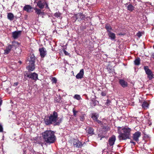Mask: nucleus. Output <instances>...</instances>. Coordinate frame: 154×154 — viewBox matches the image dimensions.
<instances>
[{"instance_id":"f257e3e1","label":"nucleus","mask_w":154,"mask_h":154,"mask_svg":"<svg viewBox=\"0 0 154 154\" xmlns=\"http://www.w3.org/2000/svg\"><path fill=\"white\" fill-rule=\"evenodd\" d=\"M62 119L58 117L57 113L54 111L50 116L45 119V124L47 125L53 124L54 125H59L62 122Z\"/></svg>"},{"instance_id":"f03ea898","label":"nucleus","mask_w":154,"mask_h":154,"mask_svg":"<svg viewBox=\"0 0 154 154\" xmlns=\"http://www.w3.org/2000/svg\"><path fill=\"white\" fill-rule=\"evenodd\" d=\"M42 135L44 141L47 143H53L56 140V137L54 135V132L51 130L45 131L42 133Z\"/></svg>"},{"instance_id":"7ed1b4c3","label":"nucleus","mask_w":154,"mask_h":154,"mask_svg":"<svg viewBox=\"0 0 154 154\" xmlns=\"http://www.w3.org/2000/svg\"><path fill=\"white\" fill-rule=\"evenodd\" d=\"M131 129L128 128H125L122 129L119 128L118 130V133L119 135L118 138L119 140H125L130 138V135Z\"/></svg>"},{"instance_id":"20e7f679","label":"nucleus","mask_w":154,"mask_h":154,"mask_svg":"<svg viewBox=\"0 0 154 154\" xmlns=\"http://www.w3.org/2000/svg\"><path fill=\"white\" fill-rule=\"evenodd\" d=\"M116 140V137L115 135H112V137H109L108 141L107 144L108 147L112 146V148Z\"/></svg>"},{"instance_id":"39448f33","label":"nucleus","mask_w":154,"mask_h":154,"mask_svg":"<svg viewBox=\"0 0 154 154\" xmlns=\"http://www.w3.org/2000/svg\"><path fill=\"white\" fill-rule=\"evenodd\" d=\"M73 17L74 19H75V20L78 19V20H85V16L83 14L81 13H79L77 14H75Z\"/></svg>"},{"instance_id":"423d86ee","label":"nucleus","mask_w":154,"mask_h":154,"mask_svg":"<svg viewBox=\"0 0 154 154\" xmlns=\"http://www.w3.org/2000/svg\"><path fill=\"white\" fill-rule=\"evenodd\" d=\"M72 142L74 146L77 148L81 147L82 145V143L77 139H73L72 140Z\"/></svg>"},{"instance_id":"0eeeda50","label":"nucleus","mask_w":154,"mask_h":154,"mask_svg":"<svg viewBox=\"0 0 154 154\" xmlns=\"http://www.w3.org/2000/svg\"><path fill=\"white\" fill-rule=\"evenodd\" d=\"M27 77L34 80H37L38 78V74L35 72L31 73L29 74H27Z\"/></svg>"},{"instance_id":"6e6552de","label":"nucleus","mask_w":154,"mask_h":154,"mask_svg":"<svg viewBox=\"0 0 154 154\" xmlns=\"http://www.w3.org/2000/svg\"><path fill=\"white\" fill-rule=\"evenodd\" d=\"M46 1L45 0H39L37 2V6L40 9L44 8Z\"/></svg>"},{"instance_id":"1a4fd4ad","label":"nucleus","mask_w":154,"mask_h":154,"mask_svg":"<svg viewBox=\"0 0 154 154\" xmlns=\"http://www.w3.org/2000/svg\"><path fill=\"white\" fill-rule=\"evenodd\" d=\"M141 136V133L139 131L135 132L133 135V139L134 140L136 141H139V138Z\"/></svg>"},{"instance_id":"9d476101","label":"nucleus","mask_w":154,"mask_h":154,"mask_svg":"<svg viewBox=\"0 0 154 154\" xmlns=\"http://www.w3.org/2000/svg\"><path fill=\"white\" fill-rule=\"evenodd\" d=\"M40 52V55L42 57H44L46 54V51L44 48H42L39 49Z\"/></svg>"},{"instance_id":"9b49d317","label":"nucleus","mask_w":154,"mask_h":154,"mask_svg":"<svg viewBox=\"0 0 154 154\" xmlns=\"http://www.w3.org/2000/svg\"><path fill=\"white\" fill-rule=\"evenodd\" d=\"M21 31H15L12 32V37L14 39L17 38L21 35Z\"/></svg>"},{"instance_id":"f8f14e48","label":"nucleus","mask_w":154,"mask_h":154,"mask_svg":"<svg viewBox=\"0 0 154 154\" xmlns=\"http://www.w3.org/2000/svg\"><path fill=\"white\" fill-rule=\"evenodd\" d=\"M84 74V71L83 69H81L80 72L77 74L76 76V77L77 79H81L83 77Z\"/></svg>"},{"instance_id":"ddd939ff","label":"nucleus","mask_w":154,"mask_h":154,"mask_svg":"<svg viewBox=\"0 0 154 154\" xmlns=\"http://www.w3.org/2000/svg\"><path fill=\"white\" fill-rule=\"evenodd\" d=\"M13 48V45H9L6 48L5 50L4 54H8L11 51V49Z\"/></svg>"},{"instance_id":"4468645a","label":"nucleus","mask_w":154,"mask_h":154,"mask_svg":"<svg viewBox=\"0 0 154 154\" xmlns=\"http://www.w3.org/2000/svg\"><path fill=\"white\" fill-rule=\"evenodd\" d=\"M128 4L126 3L125 5L126 7H127V10L129 11H132L134 10V7L131 4H130L128 5Z\"/></svg>"},{"instance_id":"2eb2a0df","label":"nucleus","mask_w":154,"mask_h":154,"mask_svg":"<svg viewBox=\"0 0 154 154\" xmlns=\"http://www.w3.org/2000/svg\"><path fill=\"white\" fill-rule=\"evenodd\" d=\"M108 34L109 37L112 40H114L116 38L115 34L112 32H109V33H108Z\"/></svg>"},{"instance_id":"dca6fc26","label":"nucleus","mask_w":154,"mask_h":154,"mask_svg":"<svg viewBox=\"0 0 154 154\" xmlns=\"http://www.w3.org/2000/svg\"><path fill=\"white\" fill-rule=\"evenodd\" d=\"M32 9V7L29 5H26L23 8V10L28 12H30Z\"/></svg>"},{"instance_id":"f3484780","label":"nucleus","mask_w":154,"mask_h":154,"mask_svg":"<svg viewBox=\"0 0 154 154\" xmlns=\"http://www.w3.org/2000/svg\"><path fill=\"white\" fill-rule=\"evenodd\" d=\"M119 83L123 87H125L127 86V82L123 79L119 80Z\"/></svg>"},{"instance_id":"a211bd4d","label":"nucleus","mask_w":154,"mask_h":154,"mask_svg":"<svg viewBox=\"0 0 154 154\" xmlns=\"http://www.w3.org/2000/svg\"><path fill=\"white\" fill-rule=\"evenodd\" d=\"M149 103L147 102L144 101L143 102L142 104V107L144 109H147L149 107Z\"/></svg>"},{"instance_id":"6ab92c4d","label":"nucleus","mask_w":154,"mask_h":154,"mask_svg":"<svg viewBox=\"0 0 154 154\" xmlns=\"http://www.w3.org/2000/svg\"><path fill=\"white\" fill-rule=\"evenodd\" d=\"M7 17L9 20L12 21L14 19V15L12 13H9L8 14Z\"/></svg>"},{"instance_id":"aec40b11","label":"nucleus","mask_w":154,"mask_h":154,"mask_svg":"<svg viewBox=\"0 0 154 154\" xmlns=\"http://www.w3.org/2000/svg\"><path fill=\"white\" fill-rule=\"evenodd\" d=\"M144 69L145 71L146 74L147 75L152 72L148 68V66H144Z\"/></svg>"},{"instance_id":"412c9836","label":"nucleus","mask_w":154,"mask_h":154,"mask_svg":"<svg viewBox=\"0 0 154 154\" xmlns=\"http://www.w3.org/2000/svg\"><path fill=\"white\" fill-rule=\"evenodd\" d=\"M34 10L35 11V13L39 15L41 14L42 15H43L44 14V13L41 12V11L40 9H38L37 8H34Z\"/></svg>"},{"instance_id":"4be33fe9","label":"nucleus","mask_w":154,"mask_h":154,"mask_svg":"<svg viewBox=\"0 0 154 154\" xmlns=\"http://www.w3.org/2000/svg\"><path fill=\"white\" fill-rule=\"evenodd\" d=\"M35 67L34 64H31V65H29L27 67V69L29 70L30 71H32L35 69Z\"/></svg>"},{"instance_id":"5701e85b","label":"nucleus","mask_w":154,"mask_h":154,"mask_svg":"<svg viewBox=\"0 0 154 154\" xmlns=\"http://www.w3.org/2000/svg\"><path fill=\"white\" fill-rule=\"evenodd\" d=\"M98 117V115L97 113H95L92 114L91 117L94 120L96 121Z\"/></svg>"},{"instance_id":"b1692460","label":"nucleus","mask_w":154,"mask_h":154,"mask_svg":"<svg viewBox=\"0 0 154 154\" xmlns=\"http://www.w3.org/2000/svg\"><path fill=\"white\" fill-rule=\"evenodd\" d=\"M35 58L34 56H31L29 60L30 64H34Z\"/></svg>"},{"instance_id":"393cba45","label":"nucleus","mask_w":154,"mask_h":154,"mask_svg":"<svg viewBox=\"0 0 154 154\" xmlns=\"http://www.w3.org/2000/svg\"><path fill=\"white\" fill-rule=\"evenodd\" d=\"M105 28L108 32V33H109V32H111V30L112 29V28L110 25L108 24L106 25L105 26Z\"/></svg>"},{"instance_id":"a878e982","label":"nucleus","mask_w":154,"mask_h":154,"mask_svg":"<svg viewBox=\"0 0 154 154\" xmlns=\"http://www.w3.org/2000/svg\"><path fill=\"white\" fill-rule=\"evenodd\" d=\"M140 59L139 58H136L134 61V64L135 65H138L140 64Z\"/></svg>"},{"instance_id":"bb28decb","label":"nucleus","mask_w":154,"mask_h":154,"mask_svg":"<svg viewBox=\"0 0 154 154\" xmlns=\"http://www.w3.org/2000/svg\"><path fill=\"white\" fill-rule=\"evenodd\" d=\"M88 133L92 135L94 134V130L91 128H89L88 130Z\"/></svg>"},{"instance_id":"cd10ccee","label":"nucleus","mask_w":154,"mask_h":154,"mask_svg":"<svg viewBox=\"0 0 154 154\" xmlns=\"http://www.w3.org/2000/svg\"><path fill=\"white\" fill-rule=\"evenodd\" d=\"M147 75L149 80H151L154 78V75L153 74L152 72Z\"/></svg>"},{"instance_id":"c85d7f7f","label":"nucleus","mask_w":154,"mask_h":154,"mask_svg":"<svg viewBox=\"0 0 154 154\" xmlns=\"http://www.w3.org/2000/svg\"><path fill=\"white\" fill-rule=\"evenodd\" d=\"M74 98L78 100H79L81 99L80 95L79 94H75L74 96Z\"/></svg>"},{"instance_id":"c756f323","label":"nucleus","mask_w":154,"mask_h":154,"mask_svg":"<svg viewBox=\"0 0 154 154\" xmlns=\"http://www.w3.org/2000/svg\"><path fill=\"white\" fill-rule=\"evenodd\" d=\"M61 14L59 12H57L56 13L54 14V15L55 17L58 18L59 17H60V16Z\"/></svg>"},{"instance_id":"7c9ffc66","label":"nucleus","mask_w":154,"mask_h":154,"mask_svg":"<svg viewBox=\"0 0 154 154\" xmlns=\"http://www.w3.org/2000/svg\"><path fill=\"white\" fill-rule=\"evenodd\" d=\"M73 115L75 116L76 117V113H77L78 112V111H75V110L74 108L73 109Z\"/></svg>"},{"instance_id":"2f4dec72","label":"nucleus","mask_w":154,"mask_h":154,"mask_svg":"<svg viewBox=\"0 0 154 154\" xmlns=\"http://www.w3.org/2000/svg\"><path fill=\"white\" fill-rule=\"evenodd\" d=\"M52 81L53 83H55L57 82V80L54 77L52 79Z\"/></svg>"},{"instance_id":"473e14b6","label":"nucleus","mask_w":154,"mask_h":154,"mask_svg":"<svg viewBox=\"0 0 154 154\" xmlns=\"http://www.w3.org/2000/svg\"><path fill=\"white\" fill-rule=\"evenodd\" d=\"M80 120L83 121L85 119V115H82L80 117Z\"/></svg>"},{"instance_id":"72a5a7b5","label":"nucleus","mask_w":154,"mask_h":154,"mask_svg":"<svg viewBox=\"0 0 154 154\" xmlns=\"http://www.w3.org/2000/svg\"><path fill=\"white\" fill-rule=\"evenodd\" d=\"M137 35L139 37H140L142 35V33L140 32H139L137 34Z\"/></svg>"},{"instance_id":"f704fd0d","label":"nucleus","mask_w":154,"mask_h":154,"mask_svg":"<svg viewBox=\"0 0 154 154\" xmlns=\"http://www.w3.org/2000/svg\"><path fill=\"white\" fill-rule=\"evenodd\" d=\"M63 51V52L66 55H67L69 54L67 52L65 49H64Z\"/></svg>"},{"instance_id":"c9c22d12","label":"nucleus","mask_w":154,"mask_h":154,"mask_svg":"<svg viewBox=\"0 0 154 154\" xmlns=\"http://www.w3.org/2000/svg\"><path fill=\"white\" fill-rule=\"evenodd\" d=\"M3 128L2 126L0 124V132L3 131Z\"/></svg>"},{"instance_id":"e433bc0d","label":"nucleus","mask_w":154,"mask_h":154,"mask_svg":"<svg viewBox=\"0 0 154 154\" xmlns=\"http://www.w3.org/2000/svg\"><path fill=\"white\" fill-rule=\"evenodd\" d=\"M101 94L103 96H105L106 95V93L104 92H102Z\"/></svg>"},{"instance_id":"4c0bfd02","label":"nucleus","mask_w":154,"mask_h":154,"mask_svg":"<svg viewBox=\"0 0 154 154\" xmlns=\"http://www.w3.org/2000/svg\"><path fill=\"white\" fill-rule=\"evenodd\" d=\"M95 121H96L98 123V124H100L101 123V121L97 119Z\"/></svg>"},{"instance_id":"58836bf2","label":"nucleus","mask_w":154,"mask_h":154,"mask_svg":"<svg viewBox=\"0 0 154 154\" xmlns=\"http://www.w3.org/2000/svg\"><path fill=\"white\" fill-rule=\"evenodd\" d=\"M110 101L108 100H107V101H106V103L108 104H110Z\"/></svg>"},{"instance_id":"ea45409f","label":"nucleus","mask_w":154,"mask_h":154,"mask_svg":"<svg viewBox=\"0 0 154 154\" xmlns=\"http://www.w3.org/2000/svg\"><path fill=\"white\" fill-rule=\"evenodd\" d=\"M130 143H133L134 145H135L136 144L135 142H133L131 140L130 141Z\"/></svg>"},{"instance_id":"a19ab883","label":"nucleus","mask_w":154,"mask_h":154,"mask_svg":"<svg viewBox=\"0 0 154 154\" xmlns=\"http://www.w3.org/2000/svg\"><path fill=\"white\" fill-rule=\"evenodd\" d=\"M18 85V83L17 82H15L14 83V85L16 86Z\"/></svg>"},{"instance_id":"79ce46f5","label":"nucleus","mask_w":154,"mask_h":154,"mask_svg":"<svg viewBox=\"0 0 154 154\" xmlns=\"http://www.w3.org/2000/svg\"><path fill=\"white\" fill-rule=\"evenodd\" d=\"M45 5H46V8H48V5L46 2V3H45Z\"/></svg>"},{"instance_id":"37998d69","label":"nucleus","mask_w":154,"mask_h":154,"mask_svg":"<svg viewBox=\"0 0 154 154\" xmlns=\"http://www.w3.org/2000/svg\"><path fill=\"white\" fill-rule=\"evenodd\" d=\"M152 57H153V58H154V53H153L152 54Z\"/></svg>"},{"instance_id":"c03bdc74","label":"nucleus","mask_w":154,"mask_h":154,"mask_svg":"<svg viewBox=\"0 0 154 154\" xmlns=\"http://www.w3.org/2000/svg\"><path fill=\"white\" fill-rule=\"evenodd\" d=\"M2 103V100H1V99H0V105H1Z\"/></svg>"},{"instance_id":"a18cd8bd","label":"nucleus","mask_w":154,"mask_h":154,"mask_svg":"<svg viewBox=\"0 0 154 154\" xmlns=\"http://www.w3.org/2000/svg\"><path fill=\"white\" fill-rule=\"evenodd\" d=\"M40 143L42 145L43 144V143L42 142H40Z\"/></svg>"},{"instance_id":"49530a36","label":"nucleus","mask_w":154,"mask_h":154,"mask_svg":"<svg viewBox=\"0 0 154 154\" xmlns=\"http://www.w3.org/2000/svg\"><path fill=\"white\" fill-rule=\"evenodd\" d=\"M119 35H122V34H121V33H120L119 34Z\"/></svg>"},{"instance_id":"de8ad7c7","label":"nucleus","mask_w":154,"mask_h":154,"mask_svg":"<svg viewBox=\"0 0 154 154\" xmlns=\"http://www.w3.org/2000/svg\"><path fill=\"white\" fill-rule=\"evenodd\" d=\"M19 62H20V63H21V61H20Z\"/></svg>"},{"instance_id":"09e8293b","label":"nucleus","mask_w":154,"mask_h":154,"mask_svg":"<svg viewBox=\"0 0 154 154\" xmlns=\"http://www.w3.org/2000/svg\"><path fill=\"white\" fill-rule=\"evenodd\" d=\"M153 48H154V45L153 46Z\"/></svg>"}]
</instances>
